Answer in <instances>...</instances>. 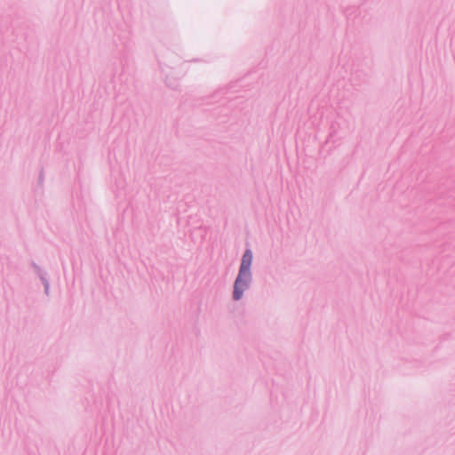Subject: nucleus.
<instances>
[{
	"instance_id": "1",
	"label": "nucleus",
	"mask_w": 455,
	"mask_h": 455,
	"mask_svg": "<svg viewBox=\"0 0 455 455\" xmlns=\"http://www.w3.org/2000/svg\"><path fill=\"white\" fill-rule=\"evenodd\" d=\"M252 262V253L250 250H247L242 259L239 274L235 282L233 297L234 299L238 300L242 298L244 290L248 287L251 275L250 267Z\"/></svg>"
}]
</instances>
